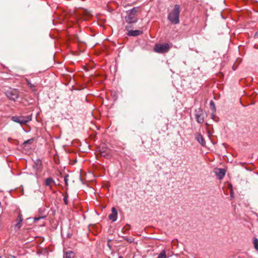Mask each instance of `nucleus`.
Returning a JSON list of instances; mask_svg holds the SVG:
<instances>
[{
  "instance_id": "4",
  "label": "nucleus",
  "mask_w": 258,
  "mask_h": 258,
  "mask_svg": "<svg viewBox=\"0 0 258 258\" xmlns=\"http://www.w3.org/2000/svg\"><path fill=\"white\" fill-rule=\"evenodd\" d=\"M11 120L15 122L20 124L21 125H23L27 124L28 122L31 120V117L24 116H13L11 117Z\"/></svg>"
},
{
  "instance_id": "1",
  "label": "nucleus",
  "mask_w": 258,
  "mask_h": 258,
  "mask_svg": "<svg viewBox=\"0 0 258 258\" xmlns=\"http://www.w3.org/2000/svg\"><path fill=\"white\" fill-rule=\"evenodd\" d=\"M180 6L175 5L173 9L169 13L168 19L172 24H177L179 23Z\"/></svg>"
},
{
  "instance_id": "26",
  "label": "nucleus",
  "mask_w": 258,
  "mask_h": 258,
  "mask_svg": "<svg viewBox=\"0 0 258 258\" xmlns=\"http://www.w3.org/2000/svg\"><path fill=\"white\" fill-rule=\"evenodd\" d=\"M118 258H123V257H122V256H121V255H120V256H119L118 257Z\"/></svg>"
},
{
  "instance_id": "24",
  "label": "nucleus",
  "mask_w": 258,
  "mask_h": 258,
  "mask_svg": "<svg viewBox=\"0 0 258 258\" xmlns=\"http://www.w3.org/2000/svg\"><path fill=\"white\" fill-rule=\"evenodd\" d=\"M126 240H127V241H128V242H130V243H131V242H132V239H131L126 238Z\"/></svg>"
},
{
  "instance_id": "8",
  "label": "nucleus",
  "mask_w": 258,
  "mask_h": 258,
  "mask_svg": "<svg viewBox=\"0 0 258 258\" xmlns=\"http://www.w3.org/2000/svg\"><path fill=\"white\" fill-rule=\"evenodd\" d=\"M112 213L109 215V219L111 220L112 222H115L117 220V212L116 209L114 207H112L111 209Z\"/></svg>"
},
{
  "instance_id": "18",
  "label": "nucleus",
  "mask_w": 258,
  "mask_h": 258,
  "mask_svg": "<svg viewBox=\"0 0 258 258\" xmlns=\"http://www.w3.org/2000/svg\"><path fill=\"white\" fill-rule=\"evenodd\" d=\"M210 107L211 109L215 111L216 110V107L214 102L213 101H211L210 103Z\"/></svg>"
},
{
  "instance_id": "25",
  "label": "nucleus",
  "mask_w": 258,
  "mask_h": 258,
  "mask_svg": "<svg viewBox=\"0 0 258 258\" xmlns=\"http://www.w3.org/2000/svg\"><path fill=\"white\" fill-rule=\"evenodd\" d=\"M64 180H65V182L67 183V180L66 178H64Z\"/></svg>"
},
{
  "instance_id": "23",
  "label": "nucleus",
  "mask_w": 258,
  "mask_h": 258,
  "mask_svg": "<svg viewBox=\"0 0 258 258\" xmlns=\"http://www.w3.org/2000/svg\"><path fill=\"white\" fill-rule=\"evenodd\" d=\"M7 258H16L14 256H13L12 255H9Z\"/></svg>"
},
{
  "instance_id": "12",
  "label": "nucleus",
  "mask_w": 258,
  "mask_h": 258,
  "mask_svg": "<svg viewBox=\"0 0 258 258\" xmlns=\"http://www.w3.org/2000/svg\"><path fill=\"white\" fill-rule=\"evenodd\" d=\"M54 184H55L54 180L53 179V178L52 177H48L45 179V185L46 186H48L50 187H51L52 186V185H53Z\"/></svg>"
},
{
  "instance_id": "19",
  "label": "nucleus",
  "mask_w": 258,
  "mask_h": 258,
  "mask_svg": "<svg viewBox=\"0 0 258 258\" xmlns=\"http://www.w3.org/2000/svg\"><path fill=\"white\" fill-rule=\"evenodd\" d=\"M68 195L67 194H66V196L63 197V202L66 205H68Z\"/></svg>"
},
{
  "instance_id": "17",
  "label": "nucleus",
  "mask_w": 258,
  "mask_h": 258,
  "mask_svg": "<svg viewBox=\"0 0 258 258\" xmlns=\"http://www.w3.org/2000/svg\"><path fill=\"white\" fill-rule=\"evenodd\" d=\"M26 82H27V84L28 85V86L31 89H33L35 88L36 87V85H35L34 84H33L31 83V82L28 80H26Z\"/></svg>"
},
{
  "instance_id": "11",
  "label": "nucleus",
  "mask_w": 258,
  "mask_h": 258,
  "mask_svg": "<svg viewBox=\"0 0 258 258\" xmlns=\"http://www.w3.org/2000/svg\"><path fill=\"white\" fill-rule=\"evenodd\" d=\"M100 154L102 156L106 158H109L111 156L110 153V150L107 149L102 148L100 150Z\"/></svg>"
},
{
  "instance_id": "15",
  "label": "nucleus",
  "mask_w": 258,
  "mask_h": 258,
  "mask_svg": "<svg viewBox=\"0 0 258 258\" xmlns=\"http://www.w3.org/2000/svg\"><path fill=\"white\" fill-rule=\"evenodd\" d=\"M22 226V222L17 220V223L14 226V229L16 231L18 230Z\"/></svg>"
},
{
  "instance_id": "20",
  "label": "nucleus",
  "mask_w": 258,
  "mask_h": 258,
  "mask_svg": "<svg viewBox=\"0 0 258 258\" xmlns=\"http://www.w3.org/2000/svg\"><path fill=\"white\" fill-rule=\"evenodd\" d=\"M17 220L20 221V222L23 221V217H22V215L21 213L19 214L18 216V219Z\"/></svg>"
},
{
  "instance_id": "6",
  "label": "nucleus",
  "mask_w": 258,
  "mask_h": 258,
  "mask_svg": "<svg viewBox=\"0 0 258 258\" xmlns=\"http://www.w3.org/2000/svg\"><path fill=\"white\" fill-rule=\"evenodd\" d=\"M6 95L10 100L15 101L18 98L19 92L17 90H10L7 91Z\"/></svg>"
},
{
  "instance_id": "3",
  "label": "nucleus",
  "mask_w": 258,
  "mask_h": 258,
  "mask_svg": "<svg viewBox=\"0 0 258 258\" xmlns=\"http://www.w3.org/2000/svg\"><path fill=\"white\" fill-rule=\"evenodd\" d=\"M172 44L166 43H157L156 44L154 50L155 52L159 53H164L169 51L170 49L172 47Z\"/></svg>"
},
{
  "instance_id": "7",
  "label": "nucleus",
  "mask_w": 258,
  "mask_h": 258,
  "mask_svg": "<svg viewBox=\"0 0 258 258\" xmlns=\"http://www.w3.org/2000/svg\"><path fill=\"white\" fill-rule=\"evenodd\" d=\"M131 28L129 26H125V29L128 31L127 35L130 36H138L143 33V31L141 30H129Z\"/></svg>"
},
{
  "instance_id": "22",
  "label": "nucleus",
  "mask_w": 258,
  "mask_h": 258,
  "mask_svg": "<svg viewBox=\"0 0 258 258\" xmlns=\"http://www.w3.org/2000/svg\"><path fill=\"white\" fill-rule=\"evenodd\" d=\"M33 142V139H30V140H27L26 141H25L24 142V144H31Z\"/></svg>"
},
{
  "instance_id": "21",
  "label": "nucleus",
  "mask_w": 258,
  "mask_h": 258,
  "mask_svg": "<svg viewBox=\"0 0 258 258\" xmlns=\"http://www.w3.org/2000/svg\"><path fill=\"white\" fill-rule=\"evenodd\" d=\"M45 217V216L35 217V218H34V221H37L41 219H44Z\"/></svg>"
},
{
  "instance_id": "13",
  "label": "nucleus",
  "mask_w": 258,
  "mask_h": 258,
  "mask_svg": "<svg viewBox=\"0 0 258 258\" xmlns=\"http://www.w3.org/2000/svg\"><path fill=\"white\" fill-rule=\"evenodd\" d=\"M75 254L72 251L67 252L63 256V258H74Z\"/></svg>"
},
{
  "instance_id": "10",
  "label": "nucleus",
  "mask_w": 258,
  "mask_h": 258,
  "mask_svg": "<svg viewBox=\"0 0 258 258\" xmlns=\"http://www.w3.org/2000/svg\"><path fill=\"white\" fill-rule=\"evenodd\" d=\"M196 139L202 146H204L205 145V141L201 134L197 133L196 134Z\"/></svg>"
},
{
  "instance_id": "2",
  "label": "nucleus",
  "mask_w": 258,
  "mask_h": 258,
  "mask_svg": "<svg viewBox=\"0 0 258 258\" xmlns=\"http://www.w3.org/2000/svg\"><path fill=\"white\" fill-rule=\"evenodd\" d=\"M138 8H134L126 12L125 20L128 24L135 23L138 21L137 13Z\"/></svg>"
},
{
  "instance_id": "14",
  "label": "nucleus",
  "mask_w": 258,
  "mask_h": 258,
  "mask_svg": "<svg viewBox=\"0 0 258 258\" xmlns=\"http://www.w3.org/2000/svg\"><path fill=\"white\" fill-rule=\"evenodd\" d=\"M157 258H167L166 251L165 250H162L159 254Z\"/></svg>"
},
{
  "instance_id": "5",
  "label": "nucleus",
  "mask_w": 258,
  "mask_h": 258,
  "mask_svg": "<svg viewBox=\"0 0 258 258\" xmlns=\"http://www.w3.org/2000/svg\"><path fill=\"white\" fill-rule=\"evenodd\" d=\"M195 118L199 123H203L204 121V113L201 108L195 110Z\"/></svg>"
},
{
  "instance_id": "9",
  "label": "nucleus",
  "mask_w": 258,
  "mask_h": 258,
  "mask_svg": "<svg viewBox=\"0 0 258 258\" xmlns=\"http://www.w3.org/2000/svg\"><path fill=\"white\" fill-rule=\"evenodd\" d=\"M215 173L217 177L219 179H222L225 175L226 171L224 169L218 168L215 170Z\"/></svg>"
},
{
  "instance_id": "16",
  "label": "nucleus",
  "mask_w": 258,
  "mask_h": 258,
  "mask_svg": "<svg viewBox=\"0 0 258 258\" xmlns=\"http://www.w3.org/2000/svg\"><path fill=\"white\" fill-rule=\"evenodd\" d=\"M253 244L254 248L256 251H258V239L256 238H254L253 239Z\"/></svg>"
}]
</instances>
